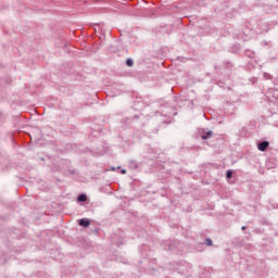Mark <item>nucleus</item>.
<instances>
[{"label": "nucleus", "instance_id": "obj_1", "mask_svg": "<svg viewBox=\"0 0 278 278\" xmlns=\"http://www.w3.org/2000/svg\"><path fill=\"white\" fill-rule=\"evenodd\" d=\"M268 141H262L261 143H258L257 149L258 151H266V149H268Z\"/></svg>", "mask_w": 278, "mask_h": 278}, {"label": "nucleus", "instance_id": "obj_2", "mask_svg": "<svg viewBox=\"0 0 278 278\" xmlns=\"http://www.w3.org/2000/svg\"><path fill=\"white\" fill-rule=\"evenodd\" d=\"M214 136V132L212 130H208L206 134L202 135L201 138L202 140H210Z\"/></svg>", "mask_w": 278, "mask_h": 278}, {"label": "nucleus", "instance_id": "obj_3", "mask_svg": "<svg viewBox=\"0 0 278 278\" xmlns=\"http://www.w3.org/2000/svg\"><path fill=\"white\" fill-rule=\"evenodd\" d=\"M80 227H90V220L88 219H80L79 220Z\"/></svg>", "mask_w": 278, "mask_h": 278}, {"label": "nucleus", "instance_id": "obj_4", "mask_svg": "<svg viewBox=\"0 0 278 278\" xmlns=\"http://www.w3.org/2000/svg\"><path fill=\"white\" fill-rule=\"evenodd\" d=\"M86 199H87L86 194H80V195L78 197V201H80V202L86 201Z\"/></svg>", "mask_w": 278, "mask_h": 278}, {"label": "nucleus", "instance_id": "obj_5", "mask_svg": "<svg viewBox=\"0 0 278 278\" xmlns=\"http://www.w3.org/2000/svg\"><path fill=\"white\" fill-rule=\"evenodd\" d=\"M126 64L127 66H134V60L127 59Z\"/></svg>", "mask_w": 278, "mask_h": 278}, {"label": "nucleus", "instance_id": "obj_6", "mask_svg": "<svg viewBox=\"0 0 278 278\" xmlns=\"http://www.w3.org/2000/svg\"><path fill=\"white\" fill-rule=\"evenodd\" d=\"M232 175H233V173L231 170H228L227 174H226V177L228 179H231Z\"/></svg>", "mask_w": 278, "mask_h": 278}, {"label": "nucleus", "instance_id": "obj_7", "mask_svg": "<svg viewBox=\"0 0 278 278\" xmlns=\"http://www.w3.org/2000/svg\"><path fill=\"white\" fill-rule=\"evenodd\" d=\"M206 244H207V247H212V244H214V243H213L212 239H206Z\"/></svg>", "mask_w": 278, "mask_h": 278}, {"label": "nucleus", "instance_id": "obj_8", "mask_svg": "<svg viewBox=\"0 0 278 278\" xmlns=\"http://www.w3.org/2000/svg\"><path fill=\"white\" fill-rule=\"evenodd\" d=\"M122 175H127V169H122Z\"/></svg>", "mask_w": 278, "mask_h": 278}, {"label": "nucleus", "instance_id": "obj_9", "mask_svg": "<svg viewBox=\"0 0 278 278\" xmlns=\"http://www.w3.org/2000/svg\"><path fill=\"white\" fill-rule=\"evenodd\" d=\"M241 229H242V231H244V229H247V226H242V228H241Z\"/></svg>", "mask_w": 278, "mask_h": 278}, {"label": "nucleus", "instance_id": "obj_10", "mask_svg": "<svg viewBox=\"0 0 278 278\" xmlns=\"http://www.w3.org/2000/svg\"><path fill=\"white\" fill-rule=\"evenodd\" d=\"M112 170H116V168L112 167Z\"/></svg>", "mask_w": 278, "mask_h": 278}]
</instances>
